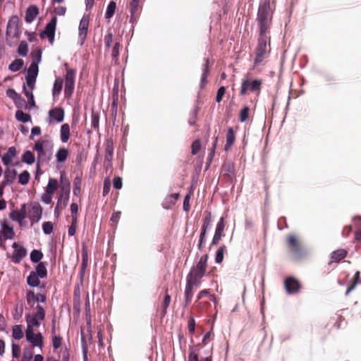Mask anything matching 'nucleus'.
<instances>
[{"label": "nucleus", "mask_w": 361, "mask_h": 361, "mask_svg": "<svg viewBox=\"0 0 361 361\" xmlns=\"http://www.w3.org/2000/svg\"><path fill=\"white\" fill-rule=\"evenodd\" d=\"M194 287H199L195 284H192L190 282L186 281V286L185 290V297L186 305H188L193 295L192 289Z\"/></svg>", "instance_id": "393cba45"}, {"label": "nucleus", "mask_w": 361, "mask_h": 361, "mask_svg": "<svg viewBox=\"0 0 361 361\" xmlns=\"http://www.w3.org/2000/svg\"><path fill=\"white\" fill-rule=\"evenodd\" d=\"M204 275V272L199 271L195 268H192L190 273L187 276L186 281L190 282L192 284H195L200 286V279Z\"/></svg>", "instance_id": "4468645a"}, {"label": "nucleus", "mask_w": 361, "mask_h": 361, "mask_svg": "<svg viewBox=\"0 0 361 361\" xmlns=\"http://www.w3.org/2000/svg\"><path fill=\"white\" fill-rule=\"evenodd\" d=\"M82 183L81 178L77 176L74 179V188H73V194L76 196L79 195L80 193V185Z\"/></svg>", "instance_id": "49530a36"}, {"label": "nucleus", "mask_w": 361, "mask_h": 361, "mask_svg": "<svg viewBox=\"0 0 361 361\" xmlns=\"http://www.w3.org/2000/svg\"><path fill=\"white\" fill-rule=\"evenodd\" d=\"M32 90L30 88L27 90L25 87H23V92L26 97L27 98L29 103L31 106H35L34 96L32 94Z\"/></svg>", "instance_id": "603ef678"}, {"label": "nucleus", "mask_w": 361, "mask_h": 361, "mask_svg": "<svg viewBox=\"0 0 361 361\" xmlns=\"http://www.w3.org/2000/svg\"><path fill=\"white\" fill-rule=\"evenodd\" d=\"M284 287L287 293L293 295L299 292L301 284L296 278L288 276L284 280Z\"/></svg>", "instance_id": "39448f33"}, {"label": "nucleus", "mask_w": 361, "mask_h": 361, "mask_svg": "<svg viewBox=\"0 0 361 361\" xmlns=\"http://www.w3.org/2000/svg\"><path fill=\"white\" fill-rule=\"evenodd\" d=\"M208 63H209V61H208V59H207L206 61H205V63L204 65L203 73H202V78H201V84H200V85H201L202 88L204 86V85L207 82V75L209 73Z\"/></svg>", "instance_id": "37998d69"}, {"label": "nucleus", "mask_w": 361, "mask_h": 361, "mask_svg": "<svg viewBox=\"0 0 361 361\" xmlns=\"http://www.w3.org/2000/svg\"><path fill=\"white\" fill-rule=\"evenodd\" d=\"M22 161L24 163L31 165L35 162V158L32 152L26 151L24 152V154L22 156Z\"/></svg>", "instance_id": "2f4dec72"}, {"label": "nucleus", "mask_w": 361, "mask_h": 361, "mask_svg": "<svg viewBox=\"0 0 361 361\" xmlns=\"http://www.w3.org/2000/svg\"><path fill=\"white\" fill-rule=\"evenodd\" d=\"M42 257V253L37 250H33L30 253V259L35 263L39 262Z\"/></svg>", "instance_id": "c03bdc74"}, {"label": "nucleus", "mask_w": 361, "mask_h": 361, "mask_svg": "<svg viewBox=\"0 0 361 361\" xmlns=\"http://www.w3.org/2000/svg\"><path fill=\"white\" fill-rule=\"evenodd\" d=\"M63 81L61 79L59 78L55 80L53 87V94L56 95L60 93L62 89Z\"/></svg>", "instance_id": "3c124183"}, {"label": "nucleus", "mask_w": 361, "mask_h": 361, "mask_svg": "<svg viewBox=\"0 0 361 361\" xmlns=\"http://www.w3.org/2000/svg\"><path fill=\"white\" fill-rule=\"evenodd\" d=\"M17 171L15 169L7 168L4 171V180L2 181V183L5 185H11L15 181Z\"/></svg>", "instance_id": "a211bd4d"}, {"label": "nucleus", "mask_w": 361, "mask_h": 361, "mask_svg": "<svg viewBox=\"0 0 361 361\" xmlns=\"http://www.w3.org/2000/svg\"><path fill=\"white\" fill-rule=\"evenodd\" d=\"M18 54L22 56H26L28 52L27 44L23 41L20 43L18 49Z\"/></svg>", "instance_id": "a18cd8bd"}, {"label": "nucleus", "mask_w": 361, "mask_h": 361, "mask_svg": "<svg viewBox=\"0 0 361 361\" xmlns=\"http://www.w3.org/2000/svg\"><path fill=\"white\" fill-rule=\"evenodd\" d=\"M42 210L39 205H35L32 207L30 220L37 223L42 218Z\"/></svg>", "instance_id": "b1692460"}, {"label": "nucleus", "mask_w": 361, "mask_h": 361, "mask_svg": "<svg viewBox=\"0 0 361 361\" xmlns=\"http://www.w3.org/2000/svg\"><path fill=\"white\" fill-rule=\"evenodd\" d=\"M207 255H204V256H202L199 262H197L196 267H195L194 268L196 269H198L199 271H202L204 272H205V269H206V266H207Z\"/></svg>", "instance_id": "79ce46f5"}, {"label": "nucleus", "mask_w": 361, "mask_h": 361, "mask_svg": "<svg viewBox=\"0 0 361 361\" xmlns=\"http://www.w3.org/2000/svg\"><path fill=\"white\" fill-rule=\"evenodd\" d=\"M12 247L14 249L12 255V261L15 264H19L26 256L27 250L24 247L19 245L18 243L16 242L13 243Z\"/></svg>", "instance_id": "9b49d317"}, {"label": "nucleus", "mask_w": 361, "mask_h": 361, "mask_svg": "<svg viewBox=\"0 0 361 361\" xmlns=\"http://www.w3.org/2000/svg\"><path fill=\"white\" fill-rule=\"evenodd\" d=\"M17 151L15 147H10L6 153L1 158L2 162L5 166H8L16 157Z\"/></svg>", "instance_id": "6ab92c4d"}, {"label": "nucleus", "mask_w": 361, "mask_h": 361, "mask_svg": "<svg viewBox=\"0 0 361 361\" xmlns=\"http://www.w3.org/2000/svg\"><path fill=\"white\" fill-rule=\"evenodd\" d=\"M235 140L234 131L232 128H229L226 134V144L225 145V150L227 151L233 145Z\"/></svg>", "instance_id": "a878e982"}, {"label": "nucleus", "mask_w": 361, "mask_h": 361, "mask_svg": "<svg viewBox=\"0 0 361 361\" xmlns=\"http://www.w3.org/2000/svg\"><path fill=\"white\" fill-rule=\"evenodd\" d=\"M262 81L260 80H250L246 79L243 81L240 89V94H246L247 90L259 94L261 89Z\"/></svg>", "instance_id": "20e7f679"}, {"label": "nucleus", "mask_w": 361, "mask_h": 361, "mask_svg": "<svg viewBox=\"0 0 361 361\" xmlns=\"http://www.w3.org/2000/svg\"><path fill=\"white\" fill-rule=\"evenodd\" d=\"M119 48L120 44L119 42H116L112 48L111 56L114 59H117L119 55Z\"/></svg>", "instance_id": "680f3d73"}, {"label": "nucleus", "mask_w": 361, "mask_h": 361, "mask_svg": "<svg viewBox=\"0 0 361 361\" xmlns=\"http://www.w3.org/2000/svg\"><path fill=\"white\" fill-rule=\"evenodd\" d=\"M24 62L23 59H15L9 66L8 69L12 72L18 71L23 66Z\"/></svg>", "instance_id": "c756f323"}, {"label": "nucleus", "mask_w": 361, "mask_h": 361, "mask_svg": "<svg viewBox=\"0 0 361 361\" xmlns=\"http://www.w3.org/2000/svg\"><path fill=\"white\" fill-rule=\"evenodd\" d=\"M38 13V8L36 6H30L26 11L25 21L28 23H32L37 17Z\"/></svg>", "instance_id": "4be33fe9"}, {"label": "nucleus", "mask_w": 361, "mask_h": 361, "mask_svg": "<svg viewBox=\"0 0 361 361\" xmlns=\"http://www.w3.org/2000/svg\"><path fill=\"white\" fill-rule=\"evenodd\" d=\"M32 359V353L30 350L25 351L23 354L22 361H31Z\"/></svg>", "instance_id": "774afa93"}, {"label": "nucleus", "mask_w": 361, "mask_h": 361, "mask_svg": "<svg viewBox=\"0 0 361 361\" xmlns=\"http://www.w3.org/2000/svg\"><path fill=\"white\" fill-rule=\"evenodd\" d=\"M1 234L5 240H12L15 237L13 226H10L6 220L1 221Z\"/></svg>", "instance_id": "ddd939ff"}, {"label": "nucleus", "mask_w": 361, "mask_h": 361, "mask_svg": "<svg viewBox=\"0 0 361 361\" xmlns=\"http://www.w3.org/2000/svg\"><path fill=\"white\" fill-rule=\"evenodd\" d=\"M226 92V88L224 86H221L219 88L216 97V102H220L222 100V98Z\"/></svg>", "instance_id": "4d7b16f0"}, {"label": "nucleus", "mask_w": 361, "mask_h": 361, "mask_svg": "<svg viewBox=\"0 0 361 361\" xmlns=\"http://www.w3.org/2000/svg\"><path fill=\"white\" fill-rule=\"evenodd\" d=\"M32 57H33V61L32 62H35V63H36L38 65V63L41 61V57H42V52H41V51L38 49V50H36L35 51H34L33 54H32Z\"/></svg>", "instance_id": "e2e57ef3"}, {"label": "nucleus", "mask_w": 361, "mask_h": 361, "mask_svg": "<svg viewBox=\"0 0 361 361\" xmlns=\"http://www.w3.org/2000/svg\"><path fill=\"white\" fill-rule=\"evenodd\" d=\"M250 109L248 106H245L242 109L240 113V121L245 122L247 121L249 115Z\"/></svg>", "instance_id": "5fc2aeb1"}, {"label": "nucleus", "mask_w": 361, "mask_h": 361, "mask_svg": "<svg viewBox=\"0 0 361 361\" xmlns=\"http://www.w3.org/2000/svg\"><path fill=\"white\" fill-rule=\"evenodd\" d=\"M26 300L29 304L31 302H45L46 296L41 293L35 295L33 291H28L27 292Z\"/></svg>", "instance_id": "aec40b11"}, {"label": "nucleus", "mask_w": 361, "mask_h": 361, "mask_svg": "<svg viewBox=\"0 0 361 361\" xmlns=\"http://www.w3.org/2000/svg\"><path fill=\"white\" fill-rule=\"evenodd\" d=\"M68 154V149L60 148L56 154L57 161L59 163L64 162L67 159Z\"/></svg>", "instance_id": "473e14b6"}, {"label": "nucleus", "mask_w": 361, "mask_h": 361, "mask_svg": "<svg viewBox=\"0 0 361 361\" xmlns=\"http://www.w3.org/2000/svg\"><path fill=\"white\" fill-rule=\"evenodd\" d=\"M270 37H259L258 39V45L257 47L256 58L255 64L259 65L267 57L269 51Z\"/></svg>", "instance_id": "f03ea898"}, {"label": "nucleus", "mask_w": 361, "mask_h": 361, "mask_svg": "<svg viewBox=\"0 0 361 361\" xmlns=\"http://www.w3.org/2000/svg\"><path fill=\"white\" fill-rule=\"evenodd\" d=\"M347 252L345 250H338L331 254V258L334 261L338 262L346 256Z\"/></svg>", "instance_id": "c9c22d12"}, {"label": "nucleus", "mask_w": 361, "mask_h": 361, "mask_svg": "<svg viewBox=\"0 0 361 361\" xmlns=\"http://www.w3.org/2000/svg\"><path fill=\"white\" fill-rule=\"evenodd\" d=\"M49 116L57 122H61L64 118V111L61 108H55L49 111Z\"/></svg>", "instance_id": "5701e85b"}, {"label": "nucleus", "mask_w": 361, "mask_h": 361, "mask_svg": "<svg viewBox=\"0 0 361 361\" xmlns=\"http://www.w3.org/2000/svg\"><path fill=\"white\" fill-rule=\"evenodd\" d=\"M224 228H225L224 218L221 217L216 224L215 233H214V237L212 239V245H216L219 242V240L221 239V238L223 236L222 233L224 230Z\"/></svg>", "instance_id": "2eb2a0df"}, {"label": "nucleus", "mask_w": 361, "mask_h": 361, "mask_svg": "<svg viewBox=\"0 0 361 361\" xmlns=\"http://www.w3.org/2000/svg\"><path fill=\"white\" fill-rule=\"evenodd\" d=\"M257 20L259 27V37H270L269 30L271 23V13L268 1L260 3Z\"/></svg>", "instance_id": "f257e3e1"}, {"label": "nucleus", "mask_w": 361, "mask_h": 361, "mask_svg": "<svg viewBox=\"0 0 361 361\" xmlns=\"http://www.w3.org/2000/svg\"><path fill=\"white\" fill-rule=\"evenodd\" d=\"M226 251V247L225 245L221 246L216 252L215 262L218 264L222 262L224 259V252Z\"/></svg>", "instance_id": "4c0bfd02"}, {"label": "nucleus", "mask_w": 361, "mask_h": 361, "mask_svg": "<svg viewBox=\"0 0 361 361\" xmlns=\"http://www.w3.org/2000/svg\"><path fill=\"white\" fill-rule=\"evenodd\" d=\"M58 188V180L54 178H50L46 188V192L52 195Z\"/></svg>", "instance_id": "c85d7f7f"}, {"label": "nucleus", "mask_w": 361, "mask_h": 361, "mask_svg": "<svg viewBox=\"0 0 361 361\" xmlns=\"http://www.w3.org/2000/svg\"><path fill=\"white\" fill-rule=\"evenodd\" d=\"M56 25V18L53 17L51 20L47 24L42 34L47 36L49 40L52 41L54 37L55 30Z\"/></svg>", "instance_id": "f3484780"}, {"label": "nucleus", "mask_w": 361, "mask_h": 361, "mask_svg": "<svg viewBox=\"0 0 361 361\" xmlns=\"http://www.w3.org/2000/svg\"><path fill=\"white\" fill-rule=\"evenodd\" d=\"M6 35L12 38L18 37L19 27L17 18H12L8 20L6 27Z\"/></svg>", "instance_id": "f8f14e48"}, {"label": "nucleus", "mask_w": 361, "mask_h": 361, "mask_svg": "<svg viewBox=\"0 0 361 361\" xmlns=\"http://www.w3.org/2000/svg\"><path fill=\"white\" fill-rule=\"evenodd\" d=\"M61 140L62 142H67L70 137V127L67 123H64L61 127Z\"/></svg>", "instance_id": "bb28decb"}, {"label": "nucleus", "mask_w": 361, "mask_h": 361, "mask_svg": "<svg viewBox=\"0 0 361 361\" xmlns=\"http://www.w3.org/2000/svg\"><path fill=\"white\" fill-rule=\"evenodd\" d=\"M35 328H28L27 327L25 331V336L26 339L28 342H30L32 345L37 346L41 348L42 346L43 338L42 334L34 333Z\"/></svg>", "instance_id": "0eeeda50"}, {"label": "nucleus", "mask_w": 361, "mask_h": 361, "mask_svg": "<svg viewBox=\"0 0 361 361\" xmlns=\"http://www.w3.org/2000/svg\"><path fill=\"white\" fill-rule=\"evenodd\" d=\"M45 317V312L44 308L37 305L36 307V312L32 316L27 315L26 317L27 327L36 328L40 325V322L44 320Z\"/></svg>", "instance_id": "7ed1b4c3"}, {"label": "nucleus", "mask_w": 361, "mask_h": 361, "mask_svg": "<svg viewBox=\"0 0 361 361\" xmlns=\"http://www.w3.org/2000/svg\"><path fill=\"white\" fill-rule=\"evenodd\" d=\"M27 284L32 287H37L39 285V277L36 272L31 271L27 279Z\"/></svg>", "instance_id": "cd10ccee"}, {"label": "nucleus", "mask_w": 361, "mask_h": 361, "mask_svg": "<svg viewBox=\"0 0 361 361\" xmlns=\"http://www.w3.org/2000/svg\"><path fill=\"white\" fill-rule=\"evenodd\" d=\"M114 148L111 145H107L105 150V162H108L111 165L113 159Z\"/></svg>", "instance_id": "58836bf2"}, {"label": "nucleus", "mask_w": 361, "mask_h": 361, "mask_svg": "<svg viewBox=\"0 0 361 361\" xmlns=\"http://www.w3.org/2000/svg\"><path fill=\"white\" fill-rule=\"evenodd\" d=\"M10 217L16 221L21 222L25 218L24 211L14 210L10 214Z\"/></svg>", "instance_id": "7c9ffc66"}, {"label": "nucleus", "mask_w": 361, "mask_h": 361, "mask_svg": "<svg viewBox=\"0 0 361 361\" xmlns=\"http://www.w3.org/2000/svg\"><path fill=\"white\" fill-rule=\"evenodd\" d=\"M140 0H130V12L131 16L130 22H133L137 19L140 8Z\"/></svg>", "instance_id": "412c9836"}, {"label": "nucleus", "mask_w": 361, "mask_h": 361, "mask_svg": "<svg viewBox=\"0 0 361 361\" xmlns=\"http://www.w3.org/2000/svg\"><path fill=\"white\" fill-rule=\"evenodd\" d=\"M171 302V297L169 295H166L164 297V300L163 302V313L164 314L166 312V309L168 308L169 304Z\"/></svg>", "instance_id": "0e129e2a"}, {"label": "nucleus", "mask_w": 361, "mask_h": 361, "mask_svg": "<svg viewBox=\"0 0 361 361\" xmlns=\"http://www.w3.org/2000/svg\"><path fill=\"white\" fill-rule=\"evenodd\" d=\"M112 41H113V35L111 32H109L104 37V43H105V46L107 49H109L111 47Z\"/></svg>", "instance_id": "bf43d9fd"}, {"label": "nucleus", "mask_w": 361, "mask_h": 361, "mask_svg": "<svg viewBox=\"0 0 361 361\" xmlns=\"http://www.w3.org/2000/svg\"><path fill=\"white\" fill-rule=\"evenodd\" d=\"M47 143L45 140H37L35 143L34 149L37 152V158L41 161H49L51 159V154L44 150V146Z\"/></svg>", "instance_id": "9d476101"}, {"label": "nucleus", "mask_w": 361, "mask_h": 361, "mask_svg": "<svg viewBox=\"0 0 361 361\" xmlns=\"http://www.w3.org/2000/svg\"><path fill=\"white\" fill-rule=\"evenodd\" d=\"M75 73L73 69H67L65 79L64 94L66 97H70L74 90Z\"/></svg>", "instance_id": "423d86ee"}, {"label": "nucleus", "mask_w": 361, "mask_h": 361, "mask_svg": "<svg viewBox=\"0 0 361 361\" xmlns=\"http://www.w3.org/2000/svg\"><path fill=\"white\" fill-rule=\"evenodd\" d=\"M288 244L290 247V252L295 256L299 257L301 254V248L299 242L293 235L288 237Z\"/></svg>", "instance_id": "dca6fc26"}, {"label": "nucleus", "mask_w": 361, "mask_h": 361, "mask_svg": "<svg viewBox=\"0 0 361 361\" xmlns=\"http://www.w3.org/2000/svg\"><path fill=\"white\" fill-rule=\"evenodd\" d=\"M113 185L116 189L120 190L123 186L122 179L120 177H116L113 180Z\"/></svg>", "instance_id": "69168bd1"}, {"label": "nucleus", "mask_w": 361, "mask_h": 361, "mask_svg": "<svg viewBox=\"0 0 361 361\" xmlns=\"http://www.w3.org/2000/svg\"><path fill=\"white\" fill-rule=\"evenodd\" d=\"M212 226V219L210 213H208L204 218L203 225L202 226V228L206 230H209Z\"/></svg>", "instance_id": "de8ad7c7"}, {"label": "nucleus", "mask_w": 361, "mask_h": 361, "mask_svg": "<svg viewBox=\"0 0 361 361\" xmlns=\"http://www.w3.org/2000/svg\"><path fill=\"white\" fill-rule=\"evenodd\" d=\"M359 279H360V272L357 271L354 275V282L353 283V284L351 286H350L348 287V288L346 290V293H345L346 295H348L351 291H353L355 288L357 284L359 282Z\"/></svg>", "instance_id": "09e8293b"}, {"label": "nucleus", "mask_w": 361, "mask_h": 361, "mask_svg": "<svg viewBox=\"0 0 361 361\" xmlns=\"http://www.w3.org/2000/svg\"><path fill=\"white\" fill-rule=\"evenodd\" d=\"M38 74V65L32 62L31 65L30 66L27 73L25 76L27 85L29 88L31 90H33L35 86V82L37 78Z\"/></svg>", "instance_id": "6e6552de"}, {"label": "nucleus", "mask_w": 361, "mask_h": 361, "mask_svg": "<svg viewBox=\"0 0 361 361\" xmlns=\"http://www.w3.org/2000/svg\"><path fill=\"white\" fill-rule=\"evenodd\" d=\"M35 272H36L37 275L42 279L44 278L47 274V269L44 264L42 262L37 264Z\"/></svg>", "instance_id": "ea45409f"}, {"label": "nucleus", "mask_w": 361, "mask_h": 361, "mask_svg": "<svg viewBox=\"0 0 361 361\" xmlns=\"http://www.w3.org/2000/svg\"><path fill=\"white\" fill-rule=\"evenodd\" d=\"M20 353V348L18 345L13 343L12 345V354L13 357H18Z\"/></svg>", "instance_id": "338daca9"}, {"label": "nucleus", "mask_w": 361, "mask_h": 361, "mask_svg": "<svg viewBox=\"0 0 361 361\" xmlns=\"http://www.w3.org/2000/svg\"><path fill=\"white\" fill-rule=\"evenodd\" d=\"M12 336L14 339L20 340L23 337L22 326L20 325H15L13 327Z\"/></svg>", "instance_id": "e433bc0d"}, {"label": "nucleus", "mask_w": 361, "mask_h": 361, "mask_svg": "<svg viewBox=\"0 0 361 361\" xmlns=\"http://www.w3.org/2000/svg\"><path fill=\"white\" fill-rule=\"evenodd\" d=\"M201 147L200 142L197 140L192 142V154H196L199 152Z\"/></svg>", "instance_id": "13d9d810"}, {"label": "nucleus", "mask_w": 361, "mask_h": 361, "mask_svg": "<svg viewBox=\"0 0 361 361\" xmlns=\"http://www.w3.org/2000/svg\"><path fill=\"white\" fill-rule=\"evenodd\" d=\"M99 116L98 113L92 112L91 116V125L94 129H97L99 128Z\"/></svg>", "instance_id": "8fccbe9b"}, {"label": "nucleus", "mask_w": 361, "mask_h": 361, "mask_svg": "<svg viewBox=\"0 0 361 361\" xmlns=\"http://www.w3.org/2000/svg\"><path fill=\"white\" fill-rule=\"evenodd\" d=\"M42 230L44 234L49 235L53 231V224L51 221H45L42 224Z\"/></svg>", "instance_id": "864d4df0"}, {"label": "nucleus", "mask_w": 361, "mask_h": 361, "mask_svg": "<svg viewBox=\"0 0 361 361\" xmlns=\"http://www.w3.org/2000/svg\"><path fill=\"white\" fill-rule=\"evenodd\" d=\"M30 176L27 171H23L19 176H18V183L21 185H26L28 183L30 180Z\"/></svg>", "instance_id": "a19ab883"}, {"label": "nucleus", "mask_w": 361, "mask_h": 361, "mask_svg": "<svg viewBox=\"0 0 361 361\" xmlns=\"http://www.w3.org/2000/svg\"><path fill=\"white\" fill-rule=\"evenodd\" d=\"M89 26V18L87 16H83L80 20L78 27V42L82 45L85 41Z\"/></svg>", "instance_id": "1a4fd4ad"}, {"label": "nucleus", "mask_w": 361, "mask_h": 361, "mask_svg": "<svg viewBox=\"0 0 361 361\" xmlns=\"http://www.w3.org/2000/svg\"><path fill=\"white\" fill-rule=\"evenodd\" d=\"M16 118L20 122L27 123L30 121V116L23 111L18 110L16 113Z\"/></svg>", "instance_id": "f704fd0d"}, {"label": "nucleus", "mask_w": 361, "mask_h": 361, "mask_svg": "<svg viewBox=\"0 0 361 361\" xmlns=\"http://www.w3.org/2000/svg\"><path fill=\"white\" fill-rule=\"evenodd\" d=\"M116 8V4L114 1H110L109 4L107 6L106 11L105 13V18L106 19H110L112 18L115 13V10Z\"/></svg>", "instance_id": "72a5a7b5"}, {"label": "nucleus", "mask_w": 361, "mask_h": 361, "mask_svg": "<svg viewBox=\"0 0 361 361\" xmlns=\"http://www.w3.org/2000/svg\"><path fill=\"white\" fill-rule=\"evenodd\" d=\"M52 343L54 349H58L61 345V338L60 336H54L52 337Z\"/></svg>", "instance_id": "052dcab7"}, {"label": "nucleus", "mask_w": 361, "mask_h": 361, "mask_svg": "<svg viewBox=\"0 0 361 361\" xmlns=\"http://www.w3.org/2000/svg\"><path fill=\"white\" fill-rule=\"evenodd\" d=\"M82 266H81V272L82 273L87 266V260H88L87 254L85 250H83V251H82Z\"/></svg>", "instance_id": "6e6d98bb"}]
</instances>
